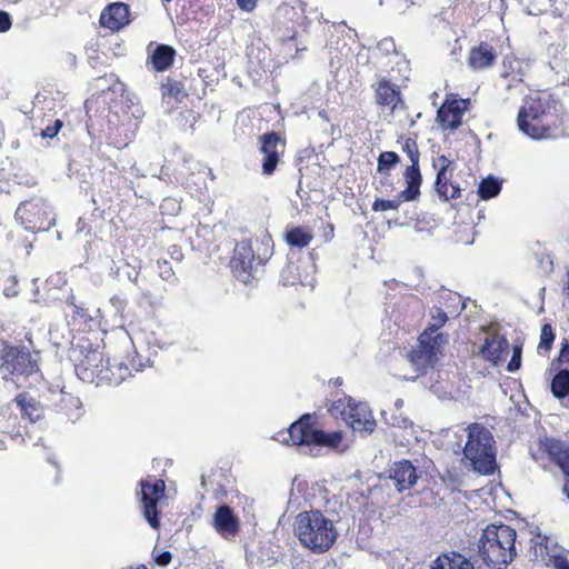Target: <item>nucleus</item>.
Masks as SVG:
<instances>
[{
	"instance_id": "9d476101",
	"label": "nucleus",
	"mask_w": 569,
	"mask_h": 569,
	"mask_svg": "<svg viewBox=\"0 0 569 569\" xmlns=\"http://www.w3.org/2000/svg\"><path fill=\"white\" fill-rule=\"evenodd\" d=\"M262 263V259L254 254L250 240H241L236 244L230 266L233 274L241 282L249 283Z\"/></svg>"
},
{
	"instance_id": "20e7f679",
	"label": "nucleus",
	"mask_w": 569,
	"mask_h": 569,
	"mask_svg": "<svg viewBox=\"0 0 569 569\" xmlns=\"http://www.w3.org/2000/svg\"><path fill=\"white\" fill-rule=\"evenodd\" d=\"M465 431L467 441L462 449V463L481 475L492 473L496 468V450L491 432L480 423H471Z\"/></svg>"
},
{
	"instance_id": "a18cd8bd",
	"label": "nucleus",
	"mask_w": 569,
	"mask_h": 569,
	"mask_svg": "<svg viewBox=\"0 0 569 569\" xmlns=\"http://www.w3.org/2000/svg\"><path fill=\"white\" fill-rule=\"evenodd\" d=\"M159 269H160V277L169 282H173L176 280L174 272L172 271L171 267L168 264L167 261H163L162 263L159 262Z\"/></svg>"
},
{
	"instance_id": "2f4dec72",
	"label": "nucleus",
	"mask_w": 569,
	"mask_h": 569,
	"mask_svg": "<svg viewBox=\"0 0 569 569\" xmlns=\"http://www.w3.org/2000/svg\"><path fill=\"white\" fill-rule=\"evenodd\" d=\"M284 239L291 247L305 248L311 242L313 234L307 227H290L286 230Z\"/></svg>"
},
{
	"instance_id": "49530a36",
	"label": "nucleus",
	"mask_w": 569,
	"mask_h": 569,
	"mask_svg": "<svg viewBox=\"0 0 569 569\" xmlns=\"http://www.w3.org/2000/svg\"><path fill=\"white\" fill-rule=\"evenodd\" d=\"M520 357H521V348L516 346L513 348L512 358H511V360L509 361V363L507 366L508 371L512 372V371H516V370L519 369V367H520Z\"/></svg>"
},
{
	"instance_id": "cd10ccee",
	"label": "nucleus",
	"mask_w": 569,
	"mask_h": 569,
	"mask_svg": "<svg viewBox=\"0 0 569 569\" xmlns=\"http://www.w3.org/2000/svg\"><path fill=\"white\" fill-rule=\"evenodd\" d=\"M57 397H58V403H57L58 410L61 413H63L68 420L74 422L78 419H80V417L83 413V410H82V402L78 397H76L71 393H67L62 390L57 393Z\"/></svg>"
},
{
	"instance_id": "6e6d98bb",
	"label": "nucleus",
	"mask_w": 569,
	"mask_h": 569,
	"mask_svg": "<svg viewBox=\"0 0 569 569\" xmlns=\"http://www.w3.org/2000/svg\"><path fill=\"white\" fill-rule=\"evenodd\" d=\"M380 6H386L389 9H397V4H401V0H379Z\"/></svg>"
},
{
	"instance_id": "4d7b16f0",
	"label": "nucleus",
	"mask_w": 569,
	"mask_h": 569,
	"mask_svg": "<svg viewBox=\"0 0 569 569\" xmlns=\"http://www.w3.org/2000/svg\"><path fill=\"white\" fill-rule=\"evenodd\" d=\"M127 267L129 268V270L127 271L128 280L131 282H137L139 272L134 268L130 267L129 264H127Z\"/></svg>"
},
{
	"instance_id": "3c124183",
	"label": "nucleus",
	"mask_w": 569,
	"mask_h": 569,
	"mask_svg": "<svg viewBox=\"0 0 569 569\" xmlns=\"http://www.w3.org/2000/svg\"><path fill=\"white\" fill-rule=\"evenodd\" d=\"M11 26L10 14L6 11H0V33L9 31Z\"/></svg>"
},
{
	"instance_id": "09e8293b",
	"label": "nucleus",
	"mask_w": 569,
	"mask_h": 569,
	"mask_svg": "<svg viewBox=\"0 0 569 569\" xmlns=\"http://www.w3.org/2000/svg\"><path fill=\"white\" fill-rule=\"evenodd\" d=\"M160 208L163 212L169 211L174 214L179 211L180 204L174 199L168 198L162 201Z\"/></svg>"
},
{
	"instance_id": "72a5a7b5",
	"label": "nucleus",
	"mask_w": 569,
	"mask_h": 569,
	"mask_svg": "<svg viewBox=\"0 0 569 569\" xmlns=\"http://www.w3.org/2000/svg\"><path fill=\"white\" fill-rule=\"evenodd\" d=\"M551 392L558 399L569 395V370L563 369L556 373L551 381Z\"/></svg>"
},
{
	"instance_id": "39448f33",
	"label": "nucleus",
	"mask_w": 569,
	"mask_h": 569,
	"mask_svg": "<svg viewBox=\"0 0 569 569\" xmlns=\"http://www.w3.org/2000/svg\"><path fill=\"white\" fill-rule=\"evenodd\" d=\"M312 416L303 415L291 423L287 432H280L277 440L282 443H291L310 448L311 446L327 447L337 450L340 448L343 435L341 431L326 432L311 426Z\"/></svg>"
},
{
	"instance_id": "7ed1b4c3",
	"label": "nucleus",
	"mask_w": 569,
	"mask_h": 569,
	"mask_svg": "<svg viewBox=\"0 0 569 569\" xmlns=\"http://www.w3.org/2000/svg\"><path fill=\"white\" fill-rule=\"evenodd\" d=\"M517 532L507 525H489L478 541L482 561L492 569H505L516 557Z\"/></svg>"
},
{
	"instance_id": "a211bd4d",
	"label": "nucleus",
	"mask_w": 569,
	"mask_h": 569,
	"mask_svg": "<svg viewBox=\"0 0 569 569\" xmlns=\"http://www.w3.org/2000/svg\"><path fill=\"white\" fill-rule=\"evenodd\" d=\"M466 100L447 99L439 108L437 120L443 129H456L461 124V118L466 109Z\"/></svg>"
},
{
	"instance_id": "5fc2aeb1",
	"label": "nucleus",
	"mask_w": 569,
	"mask_h": 569,
	"mask_svg": "<svg viewBox=\"0 0 569 569\" xmlns=\"http://www.w3.org/2000/svg\"><path fill=\"white\" fill-rule=\"evenodd\" d=\"M555 569H569V561L566 557L557 556L552 560Z\"/></svg>"
},
{
	"instance_id": "423d86ee",
	"label": "nucleus",
	"mask_w": 569,
	"mask_h": 569,
	"mask_svg": "<svg viewBox=\"0 0 569 569\" xmlns=\"http://www.w3.org/2000/svg\"><path fill=\"white\" fill-rule=\"evenodd\" d=\"M0 370L7 382H11L14 388H21L27 378L38 371V362L24 348L6 347L1 356Z\"/></svg>"
},
{
	"instance_id": "c9c22d12",
	"label": "nucleus",
	"mask_w": 569,
	"mask_h": 569,
	"mask_svg": "<svg viewBox=\"0 0 569 569\" xmlns=\"http://www.w3.org/2000/svg\"><path fill=\"white\" fill-rule=\"evenodd\" d=\"M447 313L442 309L433 307L430 310L429 326L425 329V331H430V336L440 335L438 330L447 322Z\"/></svg>"
},
{
	"instance_id": "4c0bfd02",
	"label": "nucleus",
	"mask_w": 569,
	"mask_h": 569,
	"mask_svg": "<svg viewBox=\"0 0 569 569\" xmlns=\"http://www.w3.org/2000/svg\"><path fill=\"white\" fill-rule=\"evenodd\" d=\"M69 307L71 310L70 312H68V316L71 317L73 326L81 327L82 325H86L88 321L91 320V316L83 307L78 306L74 302H70Z\"/></svg>"
},
{
	"instance_id": "dca6fc26",
	"label": "nucleus",
	"mask_w": 569,
	"mask_h": 569,
	"mask_svg": "<svg viewBox=\"0 0 569 569\" xmlns=\"http://www.w3.org/2000/svg\"><path fill=\"white\" fill-rule=\"evenodd\" d=\"M450 161L446 156L441 154L433 159V167L437 169V177L435 181V189L439 198L448 201L450 199H458L461 197V189L459 184H451V192H448L447 188V172L451 167Z\"/></svg>"
},
{
	"instance_id": "c03bdc74",
	"label": "nucleus",
	"mask_w": 569,
	"mask_h": 569,
	"mask_svg": "<svg viewBox=\"0 0 569 569\" xmlns=\"http://www.w3.org/2000/svg\"><path fill=\"white\" fill-rule=\"evenodd\" d=\"M18 280L14 276L8 278L7 284L3 288V293L7 297H16L18 295Z\"/></svg>"
},
{
	"instance_id": "bb28decb",
	"label": "nucleus",
	"mask_w": 569,
	"mask_h": 569,
	"mask_svg": "<svg viewBox=\"0 0 569 569\" xmlns=\"http://www.w3.org/2000/svg\"><path fill=\"white\" fill-rule=\"evenodd\" d=\"M306 4L301 0H292L290 2H284L277 8L276 16L280 22H284V20L291 21L293 24H303L305 9Z\"/></svg>"
},
{
	"instance_id": "412c9836",
	"label": "nucleus",
	"mask_w": 569,
	"mask_h": 569,
	"mask_svg": "<svg viewBox=\"0 0 569 569\" xmlns=\"http://www.w3.org/2000/svg\"><path fill=\"white\" fill-rule=\"evenodd\" d=\"M129 111L124 110L123 106L120 107L122 118L119 116L118 110H110L108 116V123L110 129H116L122 131H128L131 129H136L138 126V121L142 116V111L138 106L127 107Z\"/></svg>"
},
{
	"instance_id": "de8ad7c7",
	"label": "nucleus",
	"mask_w": 569,
	"mask_h": 569,
	"mask_svg": "<svg viewBox=\"0 0 569 569\" xmlns=\"http://www.w3.org/2000/svg\"><path fill=\"white\" fill-rule=\"evenodd\" d=\"M61 127H62V121L57 119L53 122V124L47 126V128L42 130L41 136L43 138H53L54 136H57V133L59 132Z\"/></svg>"
},
{
	"instance_id": "473e14b6",
	"label": "nucleus",
	"mask_w": 569,
	"mask_h": 569,
	"mask_svg": "<svg viewBox=\"0 0 569 569\" xmlns=\"http://www.w3.org/2000/svg\"><path fill=\"white\" fill-rule=\"evenodd\" d=\"M16 401L20 407L22 416L28 418L31 422H36L42 417V408L34 399L28 398L26 395H19Z\"/></svg>"
},
{
	"instance_id": "052dcab7",
	"label": "nucleus",
	"mask_w": 569,
	"mask_h": 569,
	"mask_svg": "<svg viewBox=\"0 0 569 569\" xmlns=\"http://www.w3.org/2000/svg\"><path fill=\"white\" fill-rule=\"evenodd\" d=\"M297 37V31L296 30H291L289 32V34H283L281 36V40L282 41H291V40H295Z\"/></svg>"
},
{
	"instance_id": "58836bf2",
	"label": "nucleus",
	"mask_w": 569,
	"mask_h": 569,
	"mask_svg": "<svg viewBox=\"0 0 569 569\" xmlns=\"http://www.w3.org/2000/svg\"><path fill=\"white\" fill-rule=\"evenodd\" d=\"M351 401H352L351 398H341V399L333 401L329 408L330 413L333 417H340L343 421H346L348 412H350L349 408H350Z\"/></svg>"
},
{
	"instance_id": "13d9d810",
	"label": "nucleus",
	"mask_w": 569,
	"mask_h": 569,
	"mask_svg": "<svg viewBox=\"0 0 569 569\" xmlns=\"http://www.w3.org/2000/svg\"><path fill=\"white\" fill-rule=\"evenodd\" d=\"M560 362H569V346L566 345L562 347L559 356Z\"/></svg>"
},
{
	"instance_id": "37998d69",
	"label": "nucleus",
	"mask_w": 569,
	"mask_h": 569,
	"mask_svg": "<svg viewBox=\"0 0 569 569\" xmlns=\"http://www.w3.org/2000/svg\"><path fill=\"white\" fill-rule=\"evenodd\" d=\"M152 557L154 559V562L161 567L168 566L172 560L171 552L158 548L153 549Z\"/></svg>"
},
{
	"instance_id": "79ce46f5",
	"label": "nucleus",
	"mask_w": 569,
	"mask_h": 569,
	"mask_svg": "<svg viewBox=\"0 0 569 569\" xmlns=\"http://www.w3.org/2000/svg\"><path fill=\"white\" fill-rule=\"evenodd\" d=\"M162 96L163 97H173L177 100H181L186 97V93L182 90V87L177 81H168L162 86Z\"/></svg>"
},
{
	"instance_id": "f257e3e1",
	"label": "nucleus",
	"mask_w": 569,
	"mask_h": 569,
	"mask_svg": "<svg viewBox=\"0 0 569 569\" xmlns=\"http://www.w3.org/2000/svg\"><path fill=\"white\" fill-rule=\"evenodd\" d=\"M70 359L74 363V372L83 382L97 386L107 382L119 385L131 376L129 366L122 361L104 366L103 352L92 348L89 341H79L70 351Z\"/></svg>"
},
{
	"instance_id": "69168bd1",
	"label": "nucleus",
	"mask_w": 569,
	"mask_h": 569,
	"mask_svg": "<svg viewBox=\"0 0 569 569\" xmlns=\"http://www.w3.org/2000/svg\"><path fill=\"white\" fill-rule=\"evenodd\" d=\"M122 569H147L144 566L138 567V568H122Z\"/></svg>"
},
{
	"instance_id": "5701e85b",
	"label": "nucleus",
	"mask_w": 569,
	"mask_h": 569,
	"mask_svg": "<svg viewBox=\"0 0 569 569\" xmlns=\"http://www.w3.org/2000/svg\"><path fill=\"white\" fill-rule=\"evenodd\" d=\"M390 478L399 492L410 489L418 480L416 467L409 460H401L393 465Z\"/></svg>"
},
{
	"instance_id": "6ab92c4d",
	"label": "nucleus",
	"mask_w": 569,
	"mask_h": 569,
	"mask_svg": "<svg viewBox=\"0 0 569 569\" xmlns=\"http://www.w3.org/2000/svg\"><path fill=\"white\" fill-rule=\"evenodd\" d=\"M313 267L309 263L289 262L282 269L280 279L283 286H310L313 287L315 278L309 269Z\"/></svg>"
},
{
	"instance_id": "ddd939ff",
	"label": "nucleus",
	"mask_w": 569,
	"mask_h": 569,
	"mask_svg": "<svg viewBox=\"0 0 569 569\" xmlns=\"http://www.w3.org/2000/svg\"><path fill=\"white\" fill-rule=\"evenodd\" d=\"M485 341L479 349V356L486 361L497 365L508 355L509 342L496 328L485 330Z\"/></svg>"
},
{
	"instance_id": "f03ea898",
	"label": "nucleus",
	"mask_w": 569,
	"mask_h": 569,
	"mask_svg": "<svg viewBox=\"0 0 569 569\" xmlns=\"http://www.w3.org/2000/svg\"><path fill=\"white\" fill-rule=\"evenodd\" d=\"M295 535L300 543L315 553L328 551L338 538L331 519L319 510L300 512L295 521Z\"/></svg>"
},
{
	"instance_id": "f3484780",
	"label": "nucleus",
	"mask_w": 569,
	"mask_h": 569,
	"mask_svg": "<svg viewBox=\"0 0 569 569\" xmlns=\"http://www.w3.org/2000/svg\"><path fill=\"white\" fill-rule=\"evenodd\" d=\"M212 526L216 531L227 540L233 539L240 530L239 519L227 505H221L217 508L213 515Z\"/></svg>"
},
{
	"instance_id": "e2e57ef3",
	"label": "nucleus",
	"mask_w": 569,
	"mask_h": 569,
	"mask_svg": "<svg viewBox=\"0 0 569 569\" xmlns=\"http://www.w3.org/2000/svg\"><path fill=\"white\" fill-rule=\"evenodd\" d=\"M403 407V400L402 399H397L395 402H393V408L396 411H400V409Z\"/></svg>"
},
{
	"instance_id": "c85d7f7f",
	"label": "nucleus",
	"mask_w": 569,
	"mask_h": 569,
	"mask_svg": "<svg viewBox=\"0 0 569 569\" xmlns=\"http://www.w3.org/2000/svg\"><path fill=\"white\" fill-rule=\"evenodd\" d=\"M496 60V52L488 43H480L471 49L468 57V64L473 70H481L490 67Z\"/></svg>"
},
{
	"instance_id": "ea45409f",
	"label": "nucleus",
	"mask_w": 569,
	"mask_h": 569,
	"mask_svg": "<svg viewBox=\"0 0 569 569\" xmlns=\"http://www.w3.org/2000/svg\"><path fill=\"white\" fill-rule=\"evenodd\" d=\"M399 156L393 151L381 152L378 158V171L383 172L389 170L399 162Z\"/></svg>"
},
{
	"instance_id": "f704fd0d",
	"label": "nucleus",
	"mask_w": 569,
	"mask_h": 569,
	"mask_svg": "<svg viewBox=\"0 0 569 569\" xmlns=\"http://www.w3.org/2000/svg\"><path fill=\"white\" fill-rule=\"evenodd\" d=\"M501 191V182L492 176L482 179L478 187V194L481 199L488 200L499 194Z\"/></svg>"
},
{
	"instance_id": "8fccbe9b",
	"label": "nucleus",
	"mask_w": 569,
	"mask_h": 569,
	"mask_svg": "<svg viewBox=\"0 0 569 569\" xmlns=\"http://www.w3.org/2000/svg\"><path fill=\"white\" fill-rule=\"evenodd\" d=\"M378 50L385 53L396 52V44L392 39L386 38L378 43Z\"/></svg>"
},
{
	"instance_id": "a19ab883",
	"label": "nucleus",
	"mask_w": 569,
	"mask_h": 569,
	"mask_svg": "<svg viewBox=\"0 0 569 569\" xmlns=\"http://www.w3.org/2000/svg\"><path fill=\"white\" fill-rule=\"evenodd\" d=\"M555 340V335L552 331V327L549 323H546L541 328L540 342L538 346V350L541 352H547L550 350L552 342Z\"/></svg>"
},
{
	"instance_id": "0e129e2a",
	"label": "nucleus",
	"mask_w": 569,
	"mask_h": 569,
	"mask_svg": "<svg viewBox=\"0 0 569 569\" xmlns=\"http://www.w3.org/2000/svg\"><path fill=\"white\" fill-rule=\"evenodd\" d=\"M451 184H457L456 182H451L449 177L447 176V188H448V192L450 193L451 192Z\"/></svg>"
},
{
	"instance_id": "bf43d9fd",
	"label": "nucleus",
	"mask_w": 569,
	"mask_h": 569,
	"mask_svg": "<svg viewBox=\"0 0 569 569\" xmlns=\"http://www.w3.org/2000/svg\"><path fill=\"white\" fill-rule=\"evenodd\" d=\"M430 390L436 393L438 397H442L443 388L439 383H435L430 386Z\"/></svg>"
},
{
	"instance_id": "4be33fe9",
	"label": "nucleus",
	"mask_w": 569,
	"mask_h": 569,
	"mask_svg": "<svg viewBox=\"0 0 569 569\" xmlns=\"http://www.w3.org/2000/svg\"><path fill=\"white\" fill-rule=\"evenodd\" d=\"M376 93V102L379 106L390 107L395 110L399 102H401V94L399 86L392 83L386 77H381L373 86Z\"/></svg>"
},
{
	"instance_id": "f8f14e48",
	"label": "nucleus",
	"mask_w": 569,
	"mask_h": 569,
	"mask_svg": "<svg viewBox=\"0 0 569 569\" xmlns=\"http://www.w3.org/2000/svg\"><path fill=\"white\" fill-rule=\"evenodd\" d=\"M141 503L144 519L157 529L160 525L157 503L164 493V481L150 478L140 481Z\"/></svg>"
},
{
	"instance_id": "b1692460",
	"label": "nucleus",
	"mask_w": 569,
	"mask_h": 569,
	"mask_svg": "<svg viewBox=\"0 0 569 569\" xmlns=\"http://www.w3.org/2000/svg\"><path fill=\"white\" fill-rule=\"evenodd\" d=\"M401 149L411 161V166L406 169L405 181L410 182L411 186L421 184L422 178L419 169V150L416 140L405 138L401 141Z\"/></svg>"
},
{
	"instance_id": "2eb2a0df",
	"label": "nucleus",
	"mask_w": 569,
	"mask_h": 569,
	"mask_svg": "<svg viewBox=\"0 0 569 569\" xmlns=\"http://www.w3.org/2000/svg\"><path fill=\"white\" fill-rule=\"evenodd\" d=\"M349 411L346 422L355 432H359L361 436H368L375 430L376 420L367 403L356 402L352 399Z\"/></svg>"
},
{
	"instance_id": "aec40b11",
	"label": "nucleus",
	"mask_w": 569,
	"mask_h": 569,
	"mask_svg": "<svg viewBox=\"0 0 569 569\" xmlns=\"http://www.w3.org/2000/svg\"><path fill=\"white\" fill-rule=\"evenodd\" d=\"M100 23L111 31H119L129 23V7L123 2L109 4L101 12Z\"/></svg>"
},
{
	"instance_id": "393cba45",
	"label": "nucleus",
	"mask_w": 569,
	"mask_h": 569,
	"mask_svg": "<svg viewBox=\"0 0 569 569\" xmlns=\"http://www.w3.org/2000/svg\"><path fill=\"white\" fill-rule=\"evenodd\" d=\"M407 187L405 190L399 192L393 199L383 200L376 199L372 203L373 211H388L398 210L403 201H412L420 194V184L411 186L410 182H406Z\"/></svg>"
},
{
	"instance_id": "864d4df0",
	"label": "nucleus",
	"mask_w": 569,
	"mask_h": 569,
	"mask_svg": "<svg viewBox=\"0 0 569 569\" xmlns=\"http://www.w3.org/2000/svg\"><path fill=\"white\" fill-rule=\"evenodd\" d=\"M110 303L117 312H122L127 306V301L117 295L110 298Z\"/></svg>"
},
{
	"instance_id": "6e6552de",
	"label": "nucleus",
	"mask_w": 569,
	"mask_h": 569,
	"mask_svg": "<svg viewBox=\"0 0 569 569\" xmlns=\"http://www.w3.org/2000/svg\"><path fill=\"white\" fill-rule=\"evenodd\" d=\"M16 220L27 231H47L54 224V217L48 203L40 198L30 199L19 204Z\"/></svg>"
},
{
	"instance_id": "603ef678",
	"label": "nucleus",
	"mask_w": 569,
	"mask_h": 569,
	"mask_svg": "<svg viewBox=\"0 0 569 569\" xmlns=\"http://www.w3.org/2000/svg\"><path fill=\"white\" fill-rule=\"evenodd\" d=\"M236 3L242 11L252 12L257 8L258 0H236Z\"/></svg>"
},
{
	"instance_id": "4468645a",
	"label": "nucleus",
	"mask_w": 569,
	"mask_h": 569,
	"mask_svg": "<svg viewBox=\"0 0 569 569\" xmlns=\"http://www.w3.org/2000/svg\"><path fill=\"white\" fill-rule=\"evenodd\" d=\"M284 150V141L276 132H268L260 137V151L263 154L262 171L271 174L279 162V157Z\"/></svg>"
},
{
	"instance_id": "a878e982",
	"label": "nucleus",
	"mask_w": 569,
	"mask_h": 569,
	"mask_svg": "<svg viewBox=\"0 0 569 569\" xmlns=\"http://www.w3.org/2000/svg\"><path fill=\"white\" fill-rule=\"evenodd\" d=\"M430 569H475V565L466 556L449 551L439 555L432 561Z\"/></svg>"
},
{
	"instance_id": "1a4fd4ad",
	"label": "nucleus",
	"mask_w": 569,
	"mask_h": 569,
	"mask_svg": "<svg viewBox=\"0 0 569 569\" xmlns=\"http://www.w3.org/2000/svg\"><path fill=\"white\" fill-rule=\"evenodd\" d=\"M545 111V104L537 96L526 98L518 112L519 130L535 140L548 138V128L541 122Z\"/></svg>"
},
{
	"instance_id": "9b49d317",
	"label": "nucleus",
	"mask_w": 569,
	"mask_h": 569,
	"mask_svg": "<svg viewBox=\"0 0 569 569\" xmlns=\"http://www.w3.org/2000/svg\"><path fill=\"white\" fill-rule=\"evenodd\" d=\"M531 455L537 462L547 455L551 461L559 466L567 477L562 491L569 499V448L566 443L553 438H546L539 441L537 451H533Z\"/></svg>"
},
{
	"instance_id": "0eeeda50",
	"label": "nucleus",
	"mask_w": 569,
	"mask_h": 569,
	"mask_svg": "<svg viewBox=\"0 0 569 569\" xmlns=\"http://www.w3.org/2000/svg\"><path fill=\"white\" fill-rule=\"evenodd\" d=\"M447 337L443 335L430 336V331H423L418 339V343L408 353V360L412 367L421 375L427 373V369H431V378L438 372L433 370L435 365L442 356Z\"/></svg>"
},
{
	"instance_id": "e433bc0d",
	"label": "nucleus",
	"mask_w": 569,
	"mask_h": 569,
	"mask_svg": "<svg viewBox=\"0 0 569 569\" xmlns=\"http://www.w3.org/2000/svg\"><path fill=\"white\" fill-rule=\"evenodd\" d=\"M381 416L386 423L392 427L407 428L410 423L408 418L402 416L401 412L396 411L395 409L382 410Z\"/></svg>"
},
{
	"instance_id": "680f3d73",
	"label": "nucleus",
	"mask_w": 569,
	"mask_h": 569,
	"mask_svg": "<svg viewBox=\"0 0 569 569\" xmlns=\"http://www.w3.org/2000/svg\"><path fill=\"white\" fill-rule=\"evenodd\" d=\"M131 367L136 370V371H140L142 370L143 368V363L141 361H136V358H133L130 362Z\"/></svg>"
},
{
	"instance_id": "c756f323",
	"label": "nucleus",
	"mask_w": 569,
	"mask_h": 569,
	"mask_svg": "<svg viewBox=\"0 0 569 569\" xmlns=\"http://www.w3.org/2000/svg\"><path fill=\"white\" fill-rule=\"evenodd\" d=\"M505 71L501 77L507 80L506 89L508 91H517L518 93H522L525 89L522 76L523 72L520 69V62L516 59L506 60L503 62Z\"/></svg>"
},
{
	"instance_id": "7c9ffc66",
	"label": "nucleus",
	"mask_w": 569,
	"mask_h": 569,
	"mask_svg": "<svg viewBox=\"0 0 569 569\" xmlns=\"http://www.w3.org/2000/svg\"><path fill=\"white\" fill-rule=\"evenodd\" d=\"M176 50L168 44H158L150 56L152 67L156 71L168 70L174 60Z\"/></svg>"
}]
</instances>
